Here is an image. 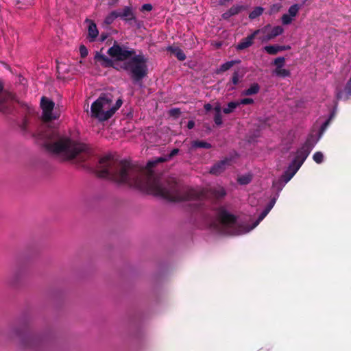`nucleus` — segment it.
Here are the masks:
<instances>
[{
    "instance_id": "f257e3e1",
    "label": "nucleus",
    "mask_w": 351,
    "mask_h": 351,
    "mask_svg": "<svg viewBox=\"0 0 351 351\" xmlns=\"http://www.w3.org/2000/svg\"><path fill=\"white\" fill-rule=\"evenodd\" d=\"M42 136L47 140L44 143L47 151L66 160L76 158L78 162H86V167L94 169L99 178L137 188L145 186L151 178V175H145L141 166L129 161L117 160L111 155L97 159L88 145L60 136L56 130H49Z\"/></svg>"
},
{
    "instance_id": "f03ea898",
    "label": "nucleus",
    "mask_w": 351,
    "mask_h": 351,
    "mask_svg": "<svg viewBox=\"0 0 351 351\" xmlns=\"http://www.w3.org/2000/svg\"><path fill=\"white\" fill-rule=\"evenodd\" d=\"M106 43L108 45L112 43L107 51L110 58L99 52H96L94 58L101 66L118 70L114 62L125 61L121 68L128 73L134 84L141 82L147 75L148 58L141 51L136 55L134 49L121 45L112 38L108 39Z\"/></svg>"
},
{
    "instance_id": "7ed1b4c3",
    "label": "nucleus",
    "mask_w": 351,
    "mask_h": 351,
    "mask_svg": "<svg viewBox=\"0 0 351 351\" xmlns=\"http://www.w3.org/2000/svg\"><path fill=\"white\" fill-rule=\"evenodd\" d=\"M150 187L156 195L171 202L202 201L206 197L204 191L183 189L173 178H169L162 182L154 180Z\"/></svg>"
},
{
    "instance_id": "20e7f679",
    "label": "nucleus",
    "mask_w": 351,
    "mask_h": 351,
    "mask_svg": "<svg viewBox=\"0 0 351 351\" xmlns=\"http://www.w3.org/2000/svg\"><path fill=\"white\" fill-rule=\"evenodd\" d=\"M210 226L217 228L221 226L225 234L230 235H237L241 233V227L238 226L235 215L230 213L223 208H220L217 212V221H211Z\"/></svg>"
},
{
    "instance_id": "39448f33",
    "label": "nucleus",
    "mask_w": 351,
    "mask_h": 351,
    "mask_svg": "<svg viewBox=\"0 0 351 351\" xmlns=\"http://www.w3.org/2000/svg\"><path fill=\"white\" fill-rule=\"evenodd\" d=\"M112 103V96L110 93H102L99 98L95 101L90 107L92 117L98 119L99 121H106L107 110Z\"/></svg>"
},
{
    "instance_id": "423d86ee",
    "label": "nucleus",
    "mask_w": 351,
    "mask_h": 351,
    "mask_svg": "<svg viewBox=\"0 0 351 351\" xmlns=\"http://www.w3.org/2000/svg\"><path fill=\"white\" fill-rule=\"evenodd\" d=\"M40 107L43 110L42 119L44 122H50L59 117V114L53 112L55 103L47 97H42L40 99Z\"/></svg>"
},
{
    "instance_id": "0eeeda50",
    "label": "nucleus",
    "mask_w": 351,
    "mask_h": 351,
    "mask_svg": "<svg viewBox=\"0 0 351 351\" xmlns=\"http://www.w3.org/2000/svg\"><path fill=\"white\" fill-rule=\"evenodd\" d=\"M314 147V143L311 138H308L302 147L297 151L296 156L292 164L299 169L302 165Z\"/></svg>"
},
{
    "instance_id": "6e6552de",
    "label": "nucleus",
    "mask_w": 351,
    "mask_h": 351,
    "mask_svg": "<svg viewBox=\"0 0 351 351\" xmlns=\"http://www.w3.org/2000/svg\"><path fill=\"white\" fill-rule=\"evenodd\" d=\"M270 27L271 25L268 24L261 29L255 30L252 34L243 38L237 45L236 49L239 51H241L252 46L256 35H258L259 33H266L268 31V29Z\"/></svg>"
},
{
    "instance_id": "1a4fd4ad",
    "label": "nucleus",
    "mask_w": 351,
    "mask_h": 351,
    "mask_svg": "<svg viewBox=\"0 0 351 351\" xmlns=\"http://www.w3.org/2000/svg\"><path fill=\"white\" fill-rule=\"evenodd\" d=\"M231 158H226L223 160L215 163L210 169V173L218 176L223 172L226 168L231 165Z\"/></svg>"
},
{
    "instance_id": "9d476101",
    "label": "nucleus",
    "mask_w": 351,
    "mask_h": 351,
    "mask_svg": "<svg viewBox=\"0 0 351 351\" xmlns=\"http://www.w3.org/2000/svg\"><path fill=\"white\" fill-rule=\"evenodd\" d=\"M14 99L12 93L4 90L3 84L0 82V110L3 111Z\"/></svg>"
},
{
    "instance_id": "9b49d317",
    "label": "nucleus",
    "mask_w": 351,
    "mask_h": 351,
    "mask_svg": "<svg viewBox=\"0 0 351 351\" xmlns=\"http://www.w3.org/2000/svg\"><path fill=\"white\" fill-rule=\"evenodd\" d=\"M85 23L88 24V34L86 38L91 43L95 41L99 36V31L96 23L88 19L85 20Z\"/></svg>"
},
{
    "instance_id": "f8f14e48",
    "label": "nucleus",
    "mask_w": 351,
    "mask_h": 351,
    "mask_svg": "<svg viewBox=\"0 0 351 351\" xmlns=\"http://www.w3.org/2000/svg\"><path fill=\"white\" fill-rule=\"evenodd\" d=\"M118 18H121L126 22L135 21L136 17L131 7L125 6L122 10H117Z\"/></svg>"
},
{
    "instance_id": "ddd939ff",
    "label": "nucleus",
    "mask_w": 351,
    "mask_h": 351,
    "mask_svg": "<svg viewBox=\"0 0 351 351\" xmlns=\"http://www.w3.org/2000/svg\"><path fill=\"white\" fill-rule=\"evenodd\" d=\"M246 9L247 8L244 5H233L229 10L222 14L221 17L224 20H228L231 16H235Z\"/></svg>"
},
{
    "instance_id": "4468645a",
    "label": "nucleus",
    "mask_w": 351,
    "mask_h": 351,
    "mask_svg": "<svg viewBox=\"0 0 351 351\" xmlns=\"http://www.w3.org/2000/svg\"><path fill=\"white\" fill-rule=\"evenodd\" d=\"M43 339L38 336L28 337L23 340V345L25 348H32L40 345Z\"/></svg>"
},
{
    "instance_id": "2eb2a0df",
    "label": "nucleus",
    "mask_w": 351,
    "mask_h": 351,
    "mask_svg": "<svg viewBox=\"0 0 351 351\" xmlns=\"http://www.w3.org/2000/svg\"><path fill=\"white\" fill-rule=\"evenodd\" d=\"M336 96L338 100H347L350 98L351 96V78L347 82L344 90H338Z\"/></svg>"
},
{
    "instance_id": "dca6fc26",
    "label": "nucleus",
    "mask_w": 351,
    "mask_h": 351,
    "mask_svg": "<svg viewBox=\"0 0 351 351\" xmlns=\"http://www.w3.org/2000/svg\"><path fill=\"white\" fill-rule=\"evenodd\" d=\"M298 169V167H296L294 165L291 163L288 169L282 173L280 178L287 184L293 177Z\"/></svg>"
},
{
    "instance_id": "f3484780",
    "label": "nucleus",
    "mask_w": 351,
    "mask_h": 351,
    "mask_svg": "<svg viewBox=\"0 0 351 351\" xmlns=\"http://www.w3.org/2000/svg\"><path fill=\"white\" fill-rule=\"evenodd\" d=\"M210 194L216 199H220L226 195V190L221 186H215L210 189Z\"/></svg>"
},
{
    "instance_id": "a211bd4d",
    "label": "nucleus",
    "mask_w": 351,
    "mask_h": 351,
    "mask_svg": "<svg viewBox=\"0 0 351 351\" xmlns=\"http://www.w3.org/2000/svg\"><path fill=\"white\" fill-rule=\"evenodd\" d=\"M240 60H231L228 61L223 64H222L219 69H217L216 73L221 74L228 70H229L231 67H232L234 64L239 63Z\"/></svg>"
},
{
    "instance_id": "6ab92c4d",
    "label": "nucleus",
    "mask_w": 351,
    "mask_h": 351,
    "mask_svg": "<svg viewBox=\"0 0 351 351\" xmlns=\"http://www.w3.org/2000/svg\"><path fill=\"white\" fill-rule=\"evenodd\" d=\"M168 51L173 53L178 60L184 61L186 59V55L184 51L179 47H169Z\"/></svg>"
},
{
    "instance_id": "aec40b11",
    "label": "nucleus",
    "mask_w": 351,
    "mask_h": 351,
    "mask_svg": "<svg viewBox=\"0 0 351 351\" xmlns=\"http://www.w3.org/2000/svg\"><path fill=\"white\" fill-rule=\"evenodd\" d=\"M260 90V86L258 83H253L250 88L243 90L241 93L242 95L250 96L257 94Z\"/></svg>"
},
{
    "instance_id": "412c9836",
    "label": "nucleus",
    "mask_w": 351,
    "mask_h": 351,
    "mask_svg": "<svg viewBox=\"0 0 351 351\" xmlns=\"http://www.w3.org/2000/svg\"><path fill=\"white\" fill-rule=\"evenodd\" d=\"M168 161L167 156L158 157L154 160L148 161L147 163V169L149 171H151V169L154 167L156 165Z\"/></svg>"
},
{
    "instance_id": "4be33fe9",
    "label": "nucleus",
    "mask_w": 351,
    "mask_h": 351,
    "mask_svg": "<svg viewBox=\"0 0 351 351\" xmlns=\"http://www.w3.org/2000/svg\"><path fill=\"white\" fill-rule=\"evenodd\" d=\"M122 104V99H118L114 106H110V108L107 110V116L106 117V119H110L111 117H112L116 111L121 106Z\"/></svg>"
},
{
    "instance_id": "5701e85b",
    "label": "nucleus",
    "mask_w": 351,
    "mask_h": 351,
    "mask_svg": "<svg viewBox=\"0 0 351 351\" xmlns=\"http://www.w3.org/2000/svg\"><path fill=\"white\" fill-rule=\"evenodd\" d=\"M239 82V73L238 71H235L232 73V78H231V82L228 83V84H227V86H229V90H233L235 89V87L234 86H232L231 84H232L233 85L235 86V85L238 84Z\"/></svg>"
},
{
    "instance_id": "b1692460",
    "label": "nucleus",
    "mask_w": 351,
    "mask_h": 351,
    "mask_svg": "<svg viewBox=\"0 0 351 351\" xmlns=\"http://www.w3.org/2000/svg\"><path fill=\"white\" fill-rule=\"evenodd\" d=\"M192 148H204V149H210L211 148V144L202 141H194L191 144Z\"/></svg>"
},
{
    "instance_id": "393cba45",
    "label": "nucleus",
    "mask_w": 351,
    "mask_h": 351,
    "mask_svg": "<svg viewBox=\"0 0 351 351\" xmlns=\"http://www.w3.org/2000/svg\"><path fill=\"white\" fill-rule=\"evenodd\" d=\"M285 184L286 183L279 178L278 180L273 181L272 187L277 191V193H278L282 190ZM277 195L278 196V194H277Z\"/></svg>"
},
{
    "instance_id": "a878e982",
    "label": "nucleus",
    "mask_w": 351,
    "mask_h": 351,
    "mask_svg": "<svg viewBox=\"0 0 351 351\" xmlns=\"http://www.w3.org/2000/svg\"><path fill=\"white\" fill-rule=\"evenodd\" d=\"M239 106V103L238 101H231L228 104L226 108L223 109V112L225 114H230L234 111L235 108H237Z\"/></svg>"
},
{
    "instance_id": "bb28decb",
    "label": "nucleus",
    "mask_w": 351,
    "mask_h": 351,
    "mask_svg": "<svg viewBox=\"0 0 351 351\" xmlns=\"http://www.w3.org/2000/svg\"><path fill=\"white\" fill-rule=\"evenodd\" d=\"M264 11V9L262 7H256L249 14V18L251 20L255 19L259 16H261Z\"/></svg>"
},
{
    "instance_id": "cd10ccee",
    "label": "nucleus",
    "mask_w": 351,
    "mask_h": 351,
    "mask_svg": "<svg viewBox=\"0 0 351 351\" xmlns=\"http://www.w3.org/2000/svg\"><path fill=\"white\" fill-rule=\"evenodd\" d=\"M118 18L117 10L112 11L104 19V23L106 25H111L114 21Z\"/></svg>"
},
{
    "instance_id": "c85d7f7f",
    "label": "nucleus",
    "mask_w": 351,
    "mask_h": 351,
    "mask_svg": "<svg viewBox=\"0 0 351 351\" xmlns=\"http://www.w3.org/2000/svg\"><path fill=\"white\" fill-rule=\"evenodd\" d=\"M284 32V29L280 26V25H278V26H275V27H270V29H269V32L271 34V35L276 38V36H279V35H281Z\"/></svg>"
},
{
    "instance_id": "c756f323",
    "label": "nucleus",
    "mask_w": 351,
    "mask_h": 351,
    "mask_svg": "<svg viewBox=\"0 0 351 351\" xmlns=\"http://www.w3.org/2000/svg\"><path fill=\"white\" fill-rule=\"evenodd\" d=\"M264 50L269 55H276L279 52L278 45L265 46Z\"/></svg>"
},
{
    "instance_id": "7c9ffc66",
    "label": "nucleus",
    "mask_w": 351,
    "mask_h": 351,
    "mask_svg": "<svg viewBox=\"0 0 351 351\" xmlns=\"http://www.w3.org/2000/svg\"><path fill=\"white\" fill-rule=\"evenodd\" d=\"M275 73L276 75L282 77H289L291 75L289 70L282 69V67L279 68V69H276Z\"/></svg>"
},
{
    "instance_id": "2f4dec72",
    "label": "nucleus",
    "mask_w": 351,
    "mask_h": 351,
    "mask_svg": "<svg viewBox=\"0 0 351 351\" xmlns=\"http://www.w3.org/2000/svg\"><path fill=\"white\" fill-rule=\"evenodd\" d=\"M252 180V176L250 175H244L239 177L237 181L240 184L245 185L249 184Z\"/></svg>"
},
{
    "instance_id": "473e14b6",
    "label": "nucleus",
    "mask_w": 351,
    "mask_h": 351,
    "mask_svg": "<svg viewBox=\"0 0 351 351\" xmlns=\"http://www.w3.org/2000/svg\"><path fill=\"white\" fill-rule=\"evenodd\" d=\"M300 8V6L298 4L292 5L288 10L289 14L292 17L295 16L298 13Z\"/></svg>"
},
{
    "instance_id": "72a5a7b5",
    "label": "nucleus",
    "mask_w": 351,
    "mask_h": 351,
    "mask_svg": "<svg viewBox=\"0 0 351 351\" xmlns=\"http://www.w3.org/2000/svg\"><path fill=\"white\" fill-rule=\"evenodd\" d=\"M333 117H334V112L331 113L329 118L322 125V126L320 128V130H319L320 135L322 134L326 131V130L330 125V121L332 120Z\"/></svg>"
},
{
    "instance_id": "f704fd0d",
    "label": "nucleus",
    "mask_w": 351,
    "mask_h": 351,
    "mask_svg": "<svg viewBox=\"0 0 351 351\" xmlns=\"http://www.w3.org/2000/svg\"><path fill=\"white\" fill-rule=\"evenodd\" d=\"M313 158L316 163L320 164L323 162L324 155L321 152H317L313 154Z\"/></svg>"
},
{
    "instance_id": "c9c22d12",
    "label": "nucleus",
    "mask_w": 351,
    "mask_h": 351,
    "mask_svg": "<svg viewBox=\"0 0 351 351\" xmlns=\"http://www.w3.org/2000/svg\"><path fill=\"white\" fill-rule=\"evenodd\" d=\"M285 63V58L284 57H278L274 60V64L276 66V69L281 68Z\"/></svg>"
},
{
    "instance_id": "e433bc0d",
    "label": "nucleus",
    "mask_w": 351,
    "mask_h": 351,
    "mask_svg": "<svg viewBox=\"0 0 351 351\" xmlns=\"http://www.w3.org/2000/svg\"><path fill=\"white\" fill-rule=\"evenodd\" d=\"M269 213V210H268L267 208H265L264 210L258 216V219L255 222V224L254 226L255 227L256 226H257L260 223V221H261L267 216V215Z\"/></svg>"
},
{
    "instance_id": "4c0bfd02",
    "label": "nucleus",
    "mask_w": 351,
    "mask_h": 351,
    "mask_svg": "<svg viewBox=\"0 0 351 351\" xmlns=\"http://www.w3.org/2000/svg\"><path fill=\"white\" fill-rule=\"evenodd\" d=\"M292 16H291L289 14H284L282 16V23L284 25H289L292 22Z\"/></svg>"
},
{
    "instance_id": "58836bf2",
    "label": "nucleus",
    "mask_w": 351,
    "mask_h": 351,
    "mask_svg": "<svg viewBox=\"0 0 351 351\" xmlns=\"http://www.w3.org/2000/svg\"><path fill=\"white\" fill-rule=\"evenodd\" d=\"M169 114L171 117L177 118L181 114V110L180 108H172L169 111Z\"/></svg>"
},
{
    "instance_id": "ea45409f",
    "label": "nucleus",
    "mask_w": 351,
    "mask_h": 351,
    "mask_svg": "<svg viewBox=\"0 0 351 351\" xmlns=\"http://www.w3.org/2000/svg\"><path fill=\"white\" fill-rule=\"evenodd\" d=\"M270 28L268 29V31L266 33H264L265 35L261 38L263 42H268L269 40H273L275 38L269 32Z\"/></svg>"
},
{
    "instance_id": "a19ab883",
    "label": "nucleus",
    "mask_w": 351,
    "mask_h": 351,
    "mask_svg": "<svg viewBox=\"0 0 351 351\" xmlns=\"http://www.w3.org/2000/svg\"><path fill=\"white\" fill-rule=\"evenodd\" d=\"M214 121L217 125H221L223 123L221 113H215Z\"/></svg>"
},
{
    "instance_id": "79ce46f5",
    "label": "nucleus",
    "mask_w": 351,
    "mask_h": 351,
    "mask_svg": "<svg viewBox=\"0 0 351 351\" xmlns=\"http://www.w3.org/2000/svg\"><path fill=\"white\" fill-rule=\"evenodd\" d=\"M80 56L82 58H84L88 56V49L84 45H82L80 46Z\"/></svg>"
},
{
    "instance_id": "37998d69",
    "label": "nucleus",
    "mask_w": 351,
    "mask_h": 351,
    "mask_svg": "<svg viewBox=\"0 0 351 351\" xmlns=\"http://www.w3.org/2000/svg\"><path fill=\"white\" fill-rule=\"evenodd\" d=\"M179 152L180 149L178 148L173 149L169 154L166 155L168 160H171L173 157L176 156L179 153Z\"/></svg>"
},
{
    "instance_id": "c03bdc74",
    "label": "nucleus",
    "mask_w": 351,
    "mask_h": 351,
    "mask_svg": "<svg viewBox=\"0 0 351 351\" xmlns=\"http://www.w3.org/2000/svg\"><path fill=\"white\" fill-rule=\"evenodd\" d=\"M238 103H239V105L240 104H243V105L252 104L254 103V99L252 98H243V99H241L239 101H238Z\"/></svg>"
},
{
    "instance_id": "a18cd8bd",
    "label": "nucleus",
    "mask_w": 351,
    "mask_h": 351,
    "mask_svg": "<svg viewBox=\"0 0 351 351\" xmlns=\"http://www.w3.org/2000/svg\"><path fill=\"white\" fill-rule=\"evenodd\" d=\"M276 197H273L270 202H269V204H267V206H266L265 208H267L268 210H271V209L273 208V206H274L275 203H276Z\"/></svg>"
},
{
    "instance_id": "49530a36",
    "label": "nucleus",
    "mask_w": 351,
    "mask_h": 351,
    "mask_svg": "<svg viewBox=\"0 0 351 351\" xmlns=\"http://www.w3.org/2000/svg\"><path fill=\"white\" fill-rule=\"evenodd\" d=\"M153 7L149 3H145L142 6V10L143 11H151L152 10Z\"/></svg>"
},
{
    "instance_id": "de8ad7c7",
    "label": "nucleus",
    "mask_w": 351,
    "mask_h": 351,
    "mask_svg": "<svg viewBox=\"0 0 351 351\" xmlns=\"http://www.w3.org/2000/svg\"><path fill=\"white\" fill-rule=\"evenodd\" d=\"M278 48L279 51H282L290 49L291 47L289 45H278Z\"/></svg>"
},
{
    "instance_id": "09e8293b",
    "label": "nucleus",
    "mask_w": 351,
    "mask_h": 351,
    "mask_svg": "<svg viewBox=\"0 0 351 351\" xmlns=\"http://www.w3.org/2000/svg\"><path fill=\"white\" fill-rule=\"evenodd\" d=\"M108 37V34L107 33H102L101 35H100V37H99V41L100 42H104L105 40H107Z\"/></svg>"
},
{
    "instance_id": "8fccbe9b",
    "label": "nucleus",
    "mask_w": 351,
    "mask_h": 351,
    "mask_svg": "<svg viewBox=\"0 0 351 351\" xmlns=\"http://www.w3.org/2000/svg\"><path fill=\"white\" fill-rule=\"evenodd\" d=\"M204 108L206 112H208L213 109V106L210 104H206Z\"/></svg>"
},
{
    "instance_id": "3c124183",
    "label": "nucleus",
    "mask_w": 351,
    "mask_h": 351,
    "mask_svg": "<svg viewBox=\"0 0 351 351\" xmlns=\"http://www.w3.org/2000/svg\"><path fill=\"white\" fill-rule=\"evenodd\" d=\"M214 110L215 113H221V108L219 104L214 108Z\"/></svg>"
},
{
    "instance_id": "603ef678",
    "label": "nucleus",
    "mask_w": 351,
    "mask_h": 351,
    "mask_svg": "<svg viewBox=\"0 0 351 351\" xmlns=\"http://www.w3.org/2000/svg\"><path fill=\"white\" fill-rule=\"evenodd\" d=\"M194 126H195V122H194L193 121L191 120V121H189L188 122V123H187V128H188L189 129H192V128H194Z\"/></svg>"
},
{
    "instance_id": "864d4df0",
    "label": "nucleus",
    "mask_w": 351,
    "mask_h": 351,
    "mask_svg": "<svg viewBox=\"0 0 351 351\" xmlns=\"http://www.w3.org/2000/svg\"><path fill=\"white\" fill-rule=\"evenodd\" d=\"M13 332H14L16 335L19 336L21 335L22 334V331L16 327L13 328Z\"/></svg>"
},
{
    "instance_id": "5fc2aeb1",
    "label": "nucleus",
    "mask_w": 351,
    "mask_h": 351,
    "mask_svg": "<svg viewBox=\"0 0 351 351\" xmlns=\"http://www.w3.org/2000/svg\"><path fill=\"white\" fill-rule=\"evenodd\" d=\"M26 3H27V5H29L32 4V0H27L26 1Z\"/></svg>"
}]
</instances>
